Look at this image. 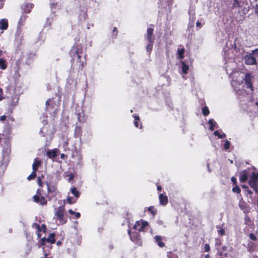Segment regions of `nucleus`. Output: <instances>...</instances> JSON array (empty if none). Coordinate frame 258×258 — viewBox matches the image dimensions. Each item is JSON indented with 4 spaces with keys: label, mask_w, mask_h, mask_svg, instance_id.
Segmentation results:
<instances>
[{
    "label": "nucleus",
    "mask_w": 258,
    "mask_h": 258,
    "mask_svg": "<svg viewBox=\"0 0 258 258\" xmlns=\"http://www.w3.org/2000/svg\"><path fill=\"white\" fill-rule=\"evenodd\" d=\"M196 26H197V27H201V26H202V24H201L200 22L198 21V22L196 23Z\"/></svg>",
    "instance_id": "nucleus-59"
},
{
    "label": "nucleus",
    "mask_w": 258,
    "mask_h": 258,
    "mask_svg": "<svg viewBox=\"0 0 258 258\" xmlns=\"http://www.w3.org/2000/svg\"><path fill=\"white\" fill-rule=\"evenodd\" d=\"M214 135L218 137L219 139H222L226 137V135L225 134H223L221 135L218 131H216L214 133Z\"/></svg>",
    "instance_id": "nucleus-30"
},
{
    "label": "nucleus",
    "mask_w": 258,
    "mask_h": 258,
    "mask_svg": "<svg viewBox=\"0 0 258 258\" xmlns=\"http://www.w3.org/2000/svg\"><path fill=\"white\" fill-rule=\"evenodd\" d=\"M161 189H162V187H161V186L160 185H158V186H157V190H158V191H161Z\"/></svg>",
    "instance_id": "nucleus-61"
},
{
    "label": "nucleus",
    "mask_w": 258,
    "mask_h": 258,
    "mask_svg": "<svg viewBox=\"0 0 258 258\" xmlns=\"http://www.w3.org/2000/svg\"><path fill=\"white\" fill-rule=\"evenodd\" d=\"M184 53V49H178V54L179 55V58L182 59L183 58V54Z\"/></svg>",
    "instance_id": "nucleus-33"
},
{
    "label": "nucleus",
    "mask_w": 258,
    "mask_h": 258,
    "mask_svg": "<svg viewBox=\"0 0 258 258\" xmlns=\"http://www.w3.org/2000/svg\"><path fill=\"white\" fill-rule=\"evenodd\" d=\"M55 236V233H51L48 238L42 237L38 240L37 243L38 247L39 248L42 247L45 256L49 255V251L52 248L51 244H54L56 241Z\"/></svg>",
    "instance_id": "nucleus-2"
},
{
    "label": "nucleus",
    "mask_w": 258,
    "mask_h": 258,
    "mask_svg": "<svg viewBox=\"0 0 258 258\" xmlns=\"http://www.w3.org/2000/svg\"><path fill=\"white\" fill-rule=\"evenodd\" d=\"M33 8L32 4H24L22 6V10L24 13H29Z\"/></svg>",
    "instance_id": "nucleus-14"
},
{
    "label": "nucleus",
    "mask_w": 258,
    "mask_h": 258,
    "mask_svg": "<svg viewBox=\"0 0 258 258\" xmlns=\"http://www.w3.org/2000/svg\"><path fill=\"white\" fill-rule=\"evenodd\" d=\"M41 162H33L32 168H33V171L36 172V171L38 170V168L39 166L41 165Z\"/></svg>",
    "instance_id": "nucleus-27"
},
{
    "label": "nucleus",
    "mask_w": 258,
    "mask_h": 258,
    "mask_svg": "<svg viewBox=\"0 0 258 258\" xmlns=\"http://www.w3.org/2000/svg\"><path fill=\"white\" fill-rule=\"evenodd\" d=\"M154 29L152 28H149L147 31L146 39L148 42H154V36L153 35Z\"/></svg>",
    "instance_id": "nucleus-13"
},
{
    "label": "nucleus",
    "mask_w": 258,
    "mask_h": 258,
    "mask_svg": "<svg viewBox=\"0 0 258 258\" xmlns=\"http://www.w3.org/2000/svg\"><path fill=\"white\" fill-rule=\"evenodd\" d=\"M6 61L3 58H0V68L2 70H5L7 68Z\"/></svg>",
    "instance_id": "nucleus-26"
},
{
    "label": "nucleus",
    "mask_w": 258,
    "mask_h": 258,
    "mask_svg": "<svg viewBox=\"0 0 258 258\" xmlns=\"http://www.w3.org/2000/svg\"><path fill=\"white\" fill-rule=\"evenodd\" d=\"M244 220V224L247 226L246 228H250L251 229H253L254 228L255 225L253 221L247 215H245Z\"/></svg>",
    "instance_id": "nucleus-9"
},
{
    "label": "nucleus",
    "mask_w": 258,
    "mask_h": 258,
    "mask_svg": "<svg viewBox=\"0 0 258 258\" xmlns=\"http://www.w3.org/2000/svg\"><path fill=\"white\" fill-rule=\"evenodd\" d=\"M251 53L256 58L258 57V48L252 50Z\"/></svg>",
    "instance_id": "nucleus-42"
},
{
    "label": "nucleus",
    "mask_w": 258,
    "mask_h": 258,
    "mask_svg": "<svg viewBox=\"0 0 258 258\" xmlns=\"http://www.w3.org/2000/svg\"><path fill=\"white\" fill-rule=\"evenodd\" d=\"M249 186L252 188L256 193L258 194V184L257 183H254V185H249Z\"/></svg>",
    "instance_id": "nucleus-39"
},
{
    "label": "nucleus",
    "mask_w": 258,
    "mask_h": 258,
    "mask_svg": "<svg viewBox=\"0 0 258 258\" xmlns=\"http://www.w3.org/2000/svg\"><path fill=\"white\" fill-rule=\"evenodd\" d=\"M26 17V16H22L20 19L19 23L22 24L25 21Z\"/></svg>",
    "instance_id": "nucleus-44"
},
{
    "label": "nucleus",
    "mask_w": 258,
    "mask_h": 258,
    "mask_svg": "<svg viewBox=\"0 0 258 258\" xmlns=\"http://www.w3.org/2000/svg\"><path fill=\"white\" fill-rule=\"evenodd\" d=\"M239 207L241 209L243 210V212L245 214H246V215H247V213H248L250 211V209H249V207H243L242 206H239Z\"/></svg>",
    "instance_id": "nucleus-36"
},
{
    "label": "nucleus",
    "mask_w": 258,
    "mask_h": 258,
    "mask_svg": "<svg viewBox=\"0 0 258 258\" xmlns=\"http://www.w3.org/2000/svg\"><path fill=\"white\" fill-rule=\"evenodd\" d=\"M77 199L75 200H73V199L72 197H69L67 198V202L69 204H75L77 201Z\"/></svg>",
    "instance_id": "nucleus-31"
},
{
    "label": "nucleus",
    "mask_w": 258,
    "mask_h": 258,
    "mask_svg": "<svg viewBox=\"0 0 258 258\" xmlns=\"http://www.w3.org/2000/svg\"><path fill=\"white\" fill-rule=\"evenodd\" d=\"M36 176V172L32 171V173L28 176L27 179L29 180H31L33 179H34Z\"/></svg>",
    "instance_id": "nucleus-32"
},
{
    "label": "nucleus",
    "mask_w": 258,
    "mask_h": 258,
    "mask_svg": "<svg viewBox=\"0 0 258 258\" xmlns=\"http://www.w3.org/2000/svg\"><path fill=\"white\" fill-rule=\"evenodd\" d=\"M34 55L33 54H29L28 55L26 60V63L28 64H30L34 59Z\"/></svg>",
    "instance_id": "nucleus-23"
},
{
    "label": "nucleus",
    "mask_w": 258,
    "mask_h": 258,
    "mask_svg": "<svg viewBox=\"0 0 258 258\" xmlns=\"http://www.w3.org/2000/svg\"><path fill=\"white\" fill-rule=\"evenodd\" d=\"M154 42H148V44L146 46V50L148 52L150 53L153 48Z\"/></svg>",
    "instance_id": "nucleus-28"
},
{
    "label": "nucleus",
    "mask_w": 258,
    "mask_h": 258,
    "mask_svg": "<svg viewBox=\"0 0 258 258\" xmlns=\"http://www.w3.org/2000/svg\"><path fill=\"white\" fill-rule=\"evenodd\" d=\"M216 245L217 246H220L222 244V242H221V241L220 239L219 238H216V243H215Z\"/></svg>",
    "instance_id": "nucleus-47"
},
{
    "label": "nucleus",
    "mask_w": 258,
    "mask_h": 258,
    "mask_svg": "<svg viewBox=\"0 0 258 258\" xmlns=\"http://www.w3.org/2000/svg\"><path fill=\"white\" fill-rule=\"evenodd\" d=\"M64 206H60L58 207L54 213L55 217L58 220L60 224H64L68 221L67 218L64 217Z\"/></svg>",
    "instance_id": "nucleus-3"
},
{
    "label": "nucleus",
    "mask_w": 258,
    "mask_h": 258,
    "mask_svg": "<svg viewBox=\"0 0 258 258\" xmlns=\"http://www.w3.org/2000/svg\"><path fill=\"white\" fill-rule=\"evenodd\" d=\"M23 38V35L20 30H18L16 33L15 41L19 44L21 43Z\"/></svg>",
    "instance_id": "nucleus-18"
},
{
    "label": "nucleus",
    "mask_w": 258,
    "mask_h": 258,
    "mask_svg": "<svg viewBox=\"0 0 258 258\" xmlns=\"http://www.w3.org/2000/svg\"><path fill=\"white\" fill-rule=\"evenodd\" d=\"M252 79L253 77L251 76L250 74L247 73L245 74L244 78L245 84L246 85L247 88H250L251 90H253L252 84L251 82Z\"/></svg>",
    "instance_id": "nucleus-10"
},
{
    "label": "nucleus",
    "mask_w": 258,
    "mask_h": 258,
    "mask_svg": "<svg viewBox=\"0 0 258 258\" xmlns=\"http://www.w3.org/2000/svg\"><path fill=\"white\" fill-rule=\"evenodd\" d=\"M253 245H254V243H251L250 245L248 246V249H252Z\"/></svg>",
    "instance_id": "nucleus-60"
},
{
    "label": "nucleus",
    "mask_w": 258,
    "mask_h": 258,
    "mask_svg": "<svg viewBox=\"0 0 258 258\" xmlns=\"http://www.w3.org/2000/svg\"><path fill=\"white\" fill-rule=\"evenodd\" d=\"M258 182V172H252L249 176L248 181L249 185H254V183H257Z\"/></svg>",
    "instance_id": "nucleus-12"
},
{
    "label": "nucleus",
    "mask_w": 258,
    "mask_h": 258,
    "mask_svg": "<svg viewBox=\"0 0 258 258\" xmlns=\"http://www.w3.org/2000/svg\"><path fill=\"white\" fill-rule=\"evenodd\" d=\"M32 227L33 228H35V229H37L36 232H41V231H42L40 225L38 223H33V225H32Z\"/></svg>",
    "instance_id": "nucleus-29"
},
{
    "label": "nucleus",
    "mask_w": 258,
    "mask_h": 258,
    "mask_svg": "<svg viewBox=\"0 0 258 258\" xmlns=\"http://www.w3.org/2000/svg\"><path fill=\"white\" fill-rule=\"evenodd\" d=\"M67 157V156L65 154H60V158L61 159H64L65 157Z\"/></svg>",
    "instance_id": "nucleus-57"
},
{
    "label": "nucleus",
    "mask_w": 258,
    "mask_h": 258,
    "mask_svg": "<svg viewBox=\"0 0 258 258\" xmlns=\"http://www.w3.org/2000/svg\"><path fill=\"white\" fill-rule=\"evenodd\" d=\"M210 250V246L209 244L206 243L204 246V251L205 252H209Z\"/></svg>",
    "instance_id": "nucleus-41"
},
{
    "label": "nucleus",
    "mask_w": 258,
    "mask_h": 258,
    "mask_svg": "<svg viewBox=\"0 0 258 258\" xmlns=\"http://www.w3.org/2000/svg\"><path fill=\"white\" fill-rule=\"evenodd\" d=\"M3 95V89L0 88V100H2V96Z\"/></svg>",
    "instance_id": "nucleus-55"
},
{
    "label": "nucleus",
    "mask_w": 258,
    "mask_h": 258,
    "mask_svg": "<svg viewBox=\"0 0 258 258\" xmlns=\"http://www.w3.org/2000/svg\"><path fill=\"white\" fill-rule=\"evenodd\" d=\"M217 251L219 255V258L226 257L228 256V253L226 252L227 247L226 245H223L221 248H217Z\"/></svg>",
    "instance_id": "nucleus-11"
},
{
    "label": "nucleus",
    "mask_w": 258,
    "mask_h": 258,
    "mask_svg": "<svg viewBox=\"0 0 258 258\" xmlns=\"http://www.w3.org/2000/svg\"><path fill=\"white\" fill-rule=\"evenodd\" d=\"M148 212H150L154 217L157 214V210L154 206H150L147 208Z\"/></svg>",
    "instance_id": "nucleus-24"
},
{
    "label": "nucleus",
    "mask_w": 258,
    "mask_h": 258,
    "mask_svg": "<svg viewBox=\"0 0 258 258\" xmlns=\"http://www.w3.org/2000/svg\"><path fill=\"white\" fill-rule=\"evenodd\" d=\"M242 59L247 65H257V64L256 58L251 52L244 56Z\"/></svg>",
    "instance_id": "nucleus-5"
},
{
    "label": "nucleus",
    "mask_w": 258,
    "mask_h": 258,
    "mask_svg": "<svg viewBox=\"0 0 258 258\" xmlns=\"http://www.w3.org/2000/svg\"><path fill=\"white\" fill-rule=\"evenodd\" d=\"M70 56L72 57V66L79 70H82L84 65L85 55L82 58L83 48L80 44H76L70 50Z\"/></svg>",
    "instance_id": "nucleus-1"
},
{
    "label": "nucleus",
    "mask_w": 258,
    "mask_h": 258,
    "mask_svg": "<svg viewBox=\"0 0 258 258\" xmlns=\"http://www.w3.org/2000/svg\"><path fill=\"white\" fill-rule=\"evenodd\" d=\"M218 232V234L221 236H223L225 234V230L222 228H221L220 230H219Z\"/></svg>",
    "instance_id": "nucleus-48"
},
{
    "label": "nucleus",
    "mask_w": 258,
    "mask_h": 258,
    "mask_svg": "<svg viewBox=\"0 0 258 258\" xmlns=\"http://www.w3.org/2000/svg\"><path fill=\"white\" fill-rule=\"evenodd\" d=\"M117 32V28L116 27H114L113 30V32Z\"/></svg>",
    "instance_id": "nucleus-63"
},
{
    "label": "nucleus",
    "mask_w": 258,
    "mask_h": 258,
    "mask_svg": "<svg viewBox=\"0 0 258 258\" xmlns=\"http://www.w3.org/2000/svg\"><path fill=\"white\" fill-rule=\"evenodd\" d=\"M8 27V20L7 19H1L0 20V29L6 30Z\"/></svg>",
    "instance_id": "nucleus-19"
},
{
    "label": "nucleus",
    "mask_w": 258,
    "mask_h": 258,
    "mask_svg": "<svg viewBox=\"0 0 258 258\" xmlns=\"http://www.w3.org/2000/svg\"><path fill=\"white\" fill-rule=\"evenodd\" d=\"M6 116L5 115H2L0 116V121H4L6 120Z\"/></svg>",
    "instance_id": "nucleus-53"
},
{
    "label": "nucleus",
    "mask_w": 258,
    "mask_h": 258,
    "mask_svg": "<svg viewBox=\"0 0 258 258\" xmlns=\"http://www.w3.org/2000/svg\"><path fill=\"white\" fill-rule=\"evenodd\" d=\"M241 7L240 5V0H234V2L233 4V8H237Z\"/></svg>",
    "instance_id": "nucleus-35"
},
{
    "label": "nucleus",
    "mask_w": 258,
    "mask_h": 258,
    "mask_svg": "<svg viewBox=\"0 0 258 258\" xmlns=\"http://www.w3.org/2000/svg\"><path fill=\"white\" fill-rule=\"evenodd\" d=\"M249 237L250 239L253 241H255L257 240L256 236L255 235V234L253 233H250L249 234Z\"/></svg>",
    "instance_id": "nucleus-40"
},
{
    "label": "nucleus",
    "mask_w": 258,
    "mask_h": 258,
    "mask_svg": "<svg viewBox=\"0 0 258 258\" xmlns=\"http://www.w3.org/2000/svg\"><path fill=\"white\" fill-rule=\"evenodd\" d=\"M235 51L236 52H238L239 53L242 54L243 52L244 51V50L242 48H240V47H237V50Z\"/></svg>",
    "instance_id": "nucleus-50"
},
{
    "label": "nucleus",
    "mask_w": 258,
    "mask_h": 258,
    "mask_svg": "<svg viewBox=\"0 0 258 258\" xmlns=\"http://www.w3.org/2000/svg\"><path fill=\"white\" fill-rule=\"evenodd\" d=\"M70 191L73 195H74L76 199H78L79 198L80 196V192L77 189L76 187H71L70 189Z\"/></svg>",
    "instance_id": "nucleus-21"
},
{
    "label": "nucleus",
    "mask_w": 258,
    "mask_h": 258,
    "mask_svg": "<svg viewBox=\"0 0 258 258\" xmlns=\"http://www.w3.org/2000/svg\"><path fill=\"white\" fill-rule=\"evenodd\" d=\"M232 48L234 49V50H236L237 49V46H236V44L234 43L232 45Z\"/></svg>",
    "instance_id": "nucleus-58"
},
{
    "label": "nucleus",
    "mask_w": 258,
    "mask_h": 258,
    "mask_svg": "<svg viewBox=\"0 0 258 258\" xmlns=\"http://www.w3.org/2000/svg\"><path fill=\"white\" fill-rule=\"evenodd\" d=\"M231 181L235 185H236L237 183V180L236 178L235 177H232L231 178Z\"/></svg>",
    "instance_id": "nucleus-51"
},
{
    "label": "nucleus",
    "mask_w": 258,
    "mask_h": 258,
    "mask_svg": "<svg viewBox=\"0 0 258 258\" xmlns=\"http://www.w3.org/2000/svg\"><path fill=\"white\" fill-rule=\"evenodd\" d=\"M128 234L130 235L131 240L135 244L139 246H141L142 245V239L139 233L134 232L131 234L130 230H128Z\"/></svg>",
    "instance_id": "nucleus-6"
},
{
    "label": "nucleus",
    "mask_w": 258,
    "mask_h": 258,
    "mask_svg": "<svg viewBox=\"0 0 258 258\" xmlns=\"http://www.w3.org/2000/svg\"><path fill=\"white\" fill-rule=\"evenodd\" d=\"M248 178V173L247 171L246 170H243L242 171L240 175V181L241 182H245Z\"/></svg>",
    "instance_id": "nucleus-17"
},
{
    "label": "nucleus",
    "mask_w": 258,
    "mask_h": 258,
    "mask_svg": "<svg viewBox=\"0 0 258 258\" xmlns=\"http://www.w3.org/2000/svg\"><path fill=\"white\" fill-rule=\"evenodd\" d=\"M47 188L48 194L56 195V188L53 186H51L49 183H47Z\"/></svg>",
    "instance_id": "nucleus-20"
},
{
    "label": "nucleus",
    "mask_w": 258,
    "mask_h": 258,
    "mask_svg": "<svg viewBox=\"0 0 258 258\" xmlns=\"http://www.w3.org/2000/svg\"><path fill=\"white\" fill-rule=\"evenodd\" d=\"M76 219H78L80 217L81 214L79 212H75V214Z\"/></svg>",
    "instance_id": "nucleus-52"
},
{
    "label": "nucleus",
    "mask_w": 258,
    "mask_h": 258,
    "mask_svg": "<svg viewBox=\"0 0 258 258\" xmlns=\"http://www.w3.org/2000/svg\"><path fill=\"white\" fill-rule=\"evenodd\" d=\"M205 258H210V255L209 254H207L205 255Z\"/></svg>",
    "instance_id": "nucleus-64"
},
{
    "label": "nucleus",
    "mask_w": 258,
    "mask_h": 258,
    "mask_svg": "<svg viewBox=\"0 0 258 258\" xmlns=\"http://www.w3.org/2000/svg\"><path fill=\"white\" fill-rule=\"evenodd\" d=\"M224 149L227 150L229 149L230 142L228 141H226L224 144Z\"/></svg>",
    "instance_id": "nucleus-43"
},
{
    "label": "nucleus",
    "mask_w": 258,
    "mask_h": 258,
    "mask_svg": "<svg viewBox=\"0 0 258 258\" xmlns=\"http://www.w3.org/2000/svg\"><path fill=\"white\" fill-rule=\"evenodd\" d=\"M182 64V72L183 74H186L187 73V71L189 69V67L188 65L186 64L183 61L181 62Z\"/></svg>",
    "instance_id": "nucleus-25"
},
{
    "label": "nucleus",
    "mask_w": 258,
    "mask_h": 258,
    "mask_svg": "<svg viewBox=\"0 0 258 258\" xmlns=\"http://www.w3.org/2000/svg\"><path fill=\"white\" fill-rule=\"evenodd\" d=\"M37 182H38V185L42 187V180L41 179V178L40 177H39L37 179Z\"/></svg>",
    "instance_id": "nucleus-49"
},
{
    "label": "nucleus",
    "mask_w": 258,
    "mask_h": 258,
    "mask_svg": "<svg viewBox=\"0 0 258 258\" xmlns=\"http://www.w3.org/2000/svg\"><path fill=\"white\" fill-rule=\"evenodd\" d=\"M36 233L37 236L38 238H40V239L41 238V234L40 233V232H36Z\"/></svg>",
    "instance_id": "nucleus-54"
},
{
    "label": "nucleus",
    "mask_w": 258,
    "mask_h": 258,
    "mask_svg": "<svg viewBox=\"0 0 258 258\" xmlns=\"http://www.w3.org/2000/svg\"><path fill=\"white\" fill-rule=\"evenodd\" d=\"M159 199L161 205L165 206L168 204V197L166 195L161 194L159 195Z\"/></svg>",
    "instance_id": "nucleus-15"
},
{
    "label": "nucleus",
    "mask_w": 258,
    "mask_h": 258,
    "mask_svg": "<svg viewBox=\"0 0 258 258\" xmlns=\"http://www.w3.org/2000/svg\"><path fill=\"white\" fill-rule=\"evenodd\" d=\"M61 242L60 241H57V242H56V244L57 245H60V244H61Z\"/></svg>",
    "instance_id": "nucleus-62"
},
{
    "label": "nucleus",
    "mask_w": 258,
    "mask_h": 258,
    "mask_svg": "<svg viewBox=\"0 0 258 258\" xmlns=\"http://www.w3.org/2000/svg\"><path fill=\"white\" fill-rule=\"evenodd\" d=\"M68 212L71 215H74L75 213V212L73 211L72 209H70Z\"/></svg>",
    "instance_id": "nucleus-56"
},
{
    "label": "nucleus",
    "mask_w": 258,
    "mask_h": 258,
    "mask_svg": "<svg viewBox=\"0 0 258 258\" xmlns=\"http://www.w3.org/2000/svg\"><path fill=\"white\" fill-rule=\"evenodd\" d=\"M202 113L204 115L207 116L210 113L209 110L207 106L204 107L202 109Z\"/></svg>",
    "instance_id": "nucleus-34"
},
{
    "label": "nucleus",
    "mask_w": 258,
    "mask_h": 258,
    "mask_svg": "<svg viewBox=\"0 0 258 258\" xmlns=\"http://www.w3.org/2000/svg\"><path fill=\"white\" fill-rule=\"evenodd\" d=\"M43 190L41 188H38L36 191V194L33 197V201L37 204L41 206H45L47 204V201L46 200L45 198L42 196Z\"/></svg>",
    "instance_id": "nucleus-4"
},
{
    "label": "nucleus",
    "mask_w": 258,
    "mask_h": 258,
    "mask_svg": "<svg viewBox=\"0 0 258 258\" xmlns=\"http://www.w3.org/2000/svg\"><path fill=\"white\" fill-rule=\"evenodd\" d=\"M232 191L237 194H239L241 192L240 188L236 185V186L232 188Z\"/></svg>",
    "instance_id": "nucleus-38"
},
{
    "label": "nucleus",
    "mask_w": 258,
    "mask_h": 258,
    "mask_svg": "<svg viewBox=\"0 0 258 258\" xmlns=\"http://www.w3.org/2000/svg\"><path fill=\"white\" fill-rule=\"evenodd\" d=\"M68 176V181L70 182L74 178V176L73 173H70L67 175Z\"/></svg>",
    "instance_id": "nucleus-46"
},
{
    "label": "nucleus",
    "mask_w": 258,
    "mask_h": 258,
    "mask_svg": "<svg viewBox=\"0 0 258 258\" xmlns=\"http://www.w3.org/2000/svg\"><path fill=\"white\" fill-rule=\"evenodd\" d=\"M47 156L50 159H55L57 156L60 154V151L58 149H54L53 150H49L46 153Z\"/></svg>",
    "instance_id": "nucleus-8"
},
{
    "label": "nucleus",
    "mask_w": 258,
    "mask_h": 258,
    "mask_svg": "<svg viewBox=\"0 0 258 258\" xmlns=\"http://www.w3.org/2000/svg\"><path fill=\"white\" fill-rule=\"evenodd\" d=\"M133 117L135 118V119L136 120L134 124L136 126V127H138V121L140 120V117L138 115H133Z\"/></svg>",
    "instance_id": "nucleus-37"
},
{
    "label": "nucleus",
    "mask_w": 258,
    "mask_h": 258,
    "mask_svg": "<svg viewBox=\"0 0 258 258\" xmlns=\"http://www.w3.org/2000/svg\"><path fill=\"white\" fill-rule=\"evenodd\" d=\"M208 123L210 125L209 127V130L211 131L214 130V127H218L217 125V123L214 121L213 119H210L208 121Z\"/></svg>",
    "instance_id": "nucleus-22"
},
{
    "label": "nucleus",
    "mask_w": 258,
    "mask_h": 258,
    "mask_svg": "<svg viewBox=\"0 0 258 258\" xmlns=\"http://www.w3.org/2000/svg\"><path fill=\"white\" fill-rule=\"evenodd\" d=\"M148 225L149 223L147 221H144L141 223L140 221H137L136 222L133 228L139 231H143Z\"/></svg>",
    "instance_id": "nucleus-7"
},
{
    "label": "nucleus",
    "mask_w": 258,
    "mask_h": 258,
    "mask_svg": "<svg viewBox=\"0 0 258 258\" xmlns=\"http://www.w3.org/2000/svg\"><path fill=\"white\" fill-rule=\"evenodd\" d=\"M154 239L160 247H163L165 246V243L163 242L162 238L161 236L156 235L154 237Z\"/></svg>",
    "instance_id": "nucleus-16"
},
{
    "label": "nucleus",
    "mask_w": 258,
    "mask_h": 258,
    "mask_svg": "<svg viewBox=\"0 0 258 258\" xmlns=\"http://www.w3.org/2000/svg\"><path fill=\"white\" fill-rule=\"evenodd\" d=\"M40 227L41 228V231L44 233H45L47 230L46 225L45 224H43L41 225H40Z\"/></svg>",
    "instance_id": "nucleus-45"
}]
</instances>
